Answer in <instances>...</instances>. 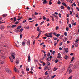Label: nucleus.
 Here are the masks:
<instances>
[{"label": "nucleus", "mask_w": 79, "mask_h": 79, "mask_svg": "<svg viewBox=\"0 0 79 79\" xmlns=\"http://www.w3.org/2000/svg\"><path fill=\"white\" fill-rule=\"evenodd\" d=\"M37 31H40V29H39V27H37Z\"/></svg>", "instance_id": "16"}, {"label": "nucleus", "mask_w": 79, "mask_h": 79, "mask_svg": "<svg viewBox=\"0 0 79 79\" xmlns=\"http://www.w3.org/2000/svg\"><path fill=\"white\" fill-rule=\"evenodd\" d=\"M21 28V26H19L17 28V29H19Z\"/></svg>", "instance_id": "22"}, {"label": "nucleus", "mask_w": 79, "mask_h": 79, "mask_svg": "<svg viewBox=\"0 0 79 79\" xmlns=\"http://www.w3.org/2000/svg\"><path fill=\"white\" fill-rule=\"evenodd\" d=\"M64 58L65 59V60H68V56L65 55L64 57Z\"/></svg>", "instance_id": "15"}, {"label": "nucleus", "mask_w": 79, "mask_h": 79, "mask_svg": "<svg viewBox=\"0 0 79 79\" xmlns=\"http://www.w3.org/2000/svg\"><path fill=\"white\" fill-rule=\"evenodd\" d=\"M53 35H55V36H56V32H54L53 33Z\"/></svg>", "instance_id": "34"}, {"label": "nucleus", "mask_w": 79, "mask_h": 79, "mask_svg": "<svg viewBox=\"0 0 79 79\" xmlns=\"http://www.w3.org/2000/svg\"><path fill=\"white\" fill-rule=\"evenodd\" d=\"M14 70L15 72H17V70L16 69V67L14 69Z\"/></svg>", "instance_id": "29"}, {"label": "nucleus", "mask_w": 79, "mask_h": 79, "mask_svg": "<svg viewBox=\"0 0 79 79\" xmlns=\"http://www.w3.org/2000/svg\"><path fill=\"white\" fill-rule=\"evenodd\" d=\"M16 25H14L12 26L11 27L12 28H13V27H16Z\"/></svg>", "instance_id": "18"}, {"label": "nucleus", "mask_w": 79, "mask_h": 79, "mask_svg": "<svg viewBox=\"0 0 79 79\" xmlns=\"http://www.w3.org/2000/svg\"><path fill=\"white\" fill-rule=\"evenodd\" d=\"M58 55H59V56H61V54H60V53H59L58 54Z\"/></svg>", "instance_id": "58"}, {"label": "nucleus", "mask_w": 79, "mask_h": 79, "mask_svg": "<svg viewBox=\"0 0 79 79\" xmlns=\"http://www.w3.org/2000/svg\"><path fill=\"white\" fill-rule=\"evenodd\" d=\"M77 68H78V65H74V66L73 67V69H77Z\"/></svg>", "instance_id": "5"}, {"label": "nucleus", "mask_w": 79, "mask_h": 79, "mask_svg": "<svg viewBox=\"0 0 79 79\" xmlns=\"http://www.w3.org/2000/svg\"><path fill=\"white\" fill-rule=\"evenodd\" d=\"M65 52L66 53H68V48H67L65 49Z\"/></svg>", "instance_id": "20"}, {"label": "nucleus", "mask_w": 79, "mask_h": 79, "mask_svg": "<svg viewBox=\"0 0 79 79\" xmlns=\"http://www.w3.org/2000/svg\"><path fill=\"white\" fill-rule=\"evenodd\" d=\"M48 73V71H46L45 73V75L46 76H47V75H48V73Z\"/></svg>", "instance_id": "31"}, {"label": "nucleus", "mask_w": 79, "mask_h": 79, "mask_svg": "<svg viewBox=\"0 0 79 79\" xmlns=\"http://www.w3.org/2000/svg\"><path fill=\"white\" fill-rule=\"evenodd\" d=\"M19 59H16L15 61L16 63L17 64H19Z\"/></svg>", "instance_id": "6"}, {"label": "nucleus", "mask_w": 79, "mask_h": 79, "mask_svg": "<svg viewBox=\"0 0 79 79\" xmlns=\"http://www.w3.org/2000/svg\"><path fill=\"white\" fill-rule=\"evenodd\" d=\"M14 22H15V21H16V17H14Z\"/></svg>", "instance_id": "26"}, {"label": "nucleus", "mask_w": 79, "mask_h": 79, "mask_svg": "<svg viewBox=\"0 0 79 79\" xmlns=\"http://www.w3.org/2000/svg\"><path fill=\"white\" fill-rule=\"evenodd\" d=\"M67 20L68 21H69V19L68 18H67Z\"/></svg>", "instance_id": "59"}, {"label": "nucleus", "mask_w": 79, "mask_h": 79, "mask_svg": "<svg viewBox=\"0 0 79 79\" xmlns=\"http://www.w3.org/2000/svg\"><path fill=\"white\" fill-rule=\"evenodd\" d=\"M45 19H46V18H45V16H43V19H44V20H45Z\"/></svg>", "instance_id": "50"}, {"label": "nucleus", "mask_w": 79, "mask_h": 79, "mask_svg": "<svg viewBox=\"0 0 79 79\" xmlns=\"http://www.w3.org/2000/svg\"><path fill=\"white\" fill-rule=\"evenodd\" d=\"M60 8L61 9H64V7L63 6H60Z\"/></svg>", "instance_id": "30"}, {"label": "nucleus", "mask_w": 79, "mask_h": 79, "mask_svg": "<svg viewBox=\"0 0 79 79\" xmlns=\"http://www.w3.org/2000/svg\"><path fill=\"white\" fill-rule=\"evenodd\" d=\"M10 60V61H11V62H12V63H13V58H11Z\"/></svg>", "instance_id": "28"}, {"label": "nucleus", "mask_w": 79, "mask_h": 79, "mask_svg": "<svg viewBox=\"0 0 79 79\" xmlns=\"http://www.w3.org/2000/svg\"><path fill=\"white\" fill-rule=\"evenodd\" d=\"M62 5H64V6H65V7H66L67 6V5H66V4L64 2L62 3Z\"/></svg>", "instance_id": "11"}, {"label": "nucleus", "mask_w": 79, "mask_h": 79, "mask_svg": "<svg viewBox=\"0 0 79 79\" xmlns=\"http://www.w3.org/2000/svg\"><path fill=\"white\" fill-rule=\"evenodd\" d=\"M22 45H23V46H24V45H25V44H26V43L24 42H23L22 43Z\"/></svg>", "instance_id": "21"}, {"label": "nucleus", "mask_w": 79, "mask_h": 79, "mask_svg": "<svg viewBox=\"0 0 79 79\" xmlns=\"http://www.w3.org/2000/svg\"><path fill=\"white\" fill-rule=\"evenodd\" d=\"M23 28H21L20 30V32H22L23 31Z\"/></svg>", "instance_id": "25"}, {"label": "nucleus", "mask_w": 79, "mask_h": 79, "mask_svg": "<svg viewBox=\"0 0 79 79\" xmlns=\"http://www.w3.org/2000/svg\"><path fill=\"white\" fill-rule=\"evenodd\" d=\"M72 78H73V76H71L69 77L68 79H72Z\"/></svg>", "instance_id": "23"}, {"label": "nucleus", "mask_w": 79, "mask_h": 79, "mask_svg": "<svg viewBox=\"0 0 79 79\" xmlns=\"http://www.w3.org/2000/svg\"><path fill=\"white\" fill-rule=\"evenodd\" d=\"M5 26H1V29H3L4 28H5Z\"/></svg>", "instance_id": "12"}, {"label": "nucleus", "mask_w": 79, "mask_h": 79, "mask_svg": "<svg viewBox=\"0 0 79 79\" xmlns=\"http://www.w3.org/2000/svg\"><path fill=\"white\" fill-rule=\"evenodd\" d=\"M56 75H54L53 76H52L51 77V79H53V78H54V77H55V76H56Z\"/></svg>", "instance_id": "24"}, {"label": "nucleus", "mask_w": 79, "mask_h": 79, "mask_svg": "<svg viewBox=\"0 0 79 79\" xmlns=\"http://www.w3.org/2000/svg\"><path fill=\"white\" fill-rule=\"evenodd\" d=\"M18 23H19V22H18V21L16 22H15V24H18Z\"/></svg>", "instance_id": "51"}, {"label": "nucleus", "mask_w": 79, "mask_h": 79, "mask_svg": "<svg viewBox=\"0 0 79 79\" xmlns=\"http://www.w3.org/2000/svg\"><path fill=\"white\" fill-rule=\"evenodd\" d=\"M43 66H45V64L44 63H43Z\"/></svg>", "instance_id": "63"}, {"label": "nucleus", "mask_w": 79, "mask_h": 79, "mask_svg": "<svg viewBox=\"0 0 79 79\" xmlns=\"http://www.w3.org/2000/svg\"><path fill=\"white\" fill-rule=\"evenodd\" d=\"M46 60L48 61H50V60H51V59L49 57H48L46 59Z\"/></svg>", "instance_id": "17"}, {"label": "nucleus", "mask_w": 79, "mask_h": 79, "mask_svg": "<svg viewBox=\"0 0 79 79\" xmlns=\"http://www.w3.org/2000/svg\"><path fill=\"white\" fill-rule=\"evenodd\" d=\"M49 5H52V2H49Z\"/></svg>", "instance_id": "53"}, {"label": "nucleus", "mask_w": 79, "mask_h": 79, "mask_svg": "<svg viewBox=\"0 0 79 79\" xmlns=\"http://www.w3.org/2000/svg\"><path fill=\"white\" fill-rule=\"evenodd\" d=\"M73 66V64H71L69 66V67L67 69V72H68V70H69V69L70 68L72 67V66Z\"/></svg>", "instance_id": "3"}, {"label": "nucleus", "mask_w": 79, "mask_h": 79, "mask_svg": "<svg viewBox=\"0 0 79 79\" xmlns=\"http://www.w3.org/2000/svg\"><path fill=\"white\" fill-rule=\"evenodd\" d=\"M59 16L60 18H61V14H59Z\"/></svg>", "instance_id": "49"}, {"label": "nucleus", "mask_w": 79, "mask_h": 79, "mask_svg": "<svg viewBox=\"0 0 79 79\" xmlns=\"http://www.w3.org/2000/svg\"><path fill=\"white\" fill-rule=\"evenodd\" d=\"M53 39L54 40H57V38L56 37H53Z\"/></svg>", "instance_id": "33"}, {"label": "nucleus", "mask_w": 79, "mask_h": 79, "mask_svg": "<svg viewBox=\"0 0 79 79\" xmlns=\"http://www.w3.org/2000/svg\"><path fill=\"white\" fill-rule=\"evenodd\" d=\"M58 62V60H56L55 61V63H57Z\"/></svg>", "instance_id": "44"}, {"label": "nucleus", "mask_w": 79, "mask_h": 79, "mask_svg": "<svg viewBox=\"0 0 79 79\" xmlns=\"http://www.w3.org/2000/svg\"><path fill=\"white\" fill-rule=\"evenodd\" d=\"M69 74H70L73 71V70L71 69H70L69 70Z\"/></svg>", "instance_id": "7"}, {"label": "nucleus", "mask_w": 79, "mask_h": 79, "mask_svg": "<svg viewBox=\"0 0 79 79\" xmlns=\"http://www.w3.org/2000/svg\"><path fill=\"white\" fill-rule=\"evenodd\" d=\"M64 35L65 36H67V32H65L64 33Z\"/></svg>", "instance_id": "35"}, {"label": "nucleus", "mask_w": 79, "mask_h": 79, "mask_svg": "<svg viewBox=\"0 0 79 79\" xmlns=\"http://www.w3.org/2000/svg\"><path fill=\"white\" fill-rule=\"evenodd\" d=\"M32 19L31 18H29L28 19V20H32Z\"/></svg>", "instance_id": "56"}, {"label": "nucleus", "mask_w": 79, "mask_h": 79, "mask_svg": "<svg viewBox=\"0 0 79 79\" xmlns=\"http://www.w3.org/2000/svg\"><path fill=\"white\" fill-rule=\"evenodd\" d=\"M66 31H69V28H68V27H67L66 28Z\"/></svg>", "instance_id": "41"}, {"label": "nucleus", "mask_w": 79, "mask_h": 79, "mask_svg": "<svg viewBox=\"0 0 79 79\" xmlns=\"http://www.w3.org/2000/svg\"><path fill=\"white\" fill-rule=\"evenodd\" d=\"M44 23V21H43L42 22H41V23H40V24L41 25V24H43V23Z\"/></svg>", "instance_id": "62"}, {"label": "nucleus", "mask_w": 79, "mask_h": 79, "mask_svg": "<svg viewBox=\"0 0 79 79\" xmlns=\"http://www.w3.org/2000/svg\"><path fill=\"white\" fill-rule=\"evenodd\" d=\"M54 44L55 46H56V44H57V43H56H56H54Z\"/></svg>", "instance_id": "48"}, {"label": "nucleus", "mask_w": 79, "mask_h": 79, "mask_svg": "<svg viewBox=\"0 0 79 79\" xmlns=\"http://www.w3.org/2000/svg\"><path fill=\"white\" fill-rule=\"evenodd\" d=\"M57 69H58V68H56V67H54V68L53 71H56V70H57Z\"/></svg>", "instance_id": "13"}, {"label": "nucleus", "mask_w": 79, "mask_h": 79, "mask_svg": "<svg viewBox=\"0 0 79 79\" xmlns=\"http://www.w3.org/2000/svg\"><path fill=\"white\" fill-rule=\"evenodd\" d=\"M42 1H44L43 2V3L44 4L47 3V1H46V0H42Z\"/></svg>", "instance_id": "10"}, {"label": "nucleus", "mask_w": 79, "mask_h": 79, "mask_svg": "<svg viewBox=\"0 0 79 79\" xmlns=\"http://www.w3.org/2000/svg\"><path fill=\"white\" fill-rule=\"evenodd\" d=\"M59 49L60 50H62V49H63L61 48H59Z\"/></svg>", "instance_id": "64"}, {"label": "nucleus", "mask_w": 79, "mask_h": 79, "mask_svg": "<svg viewBox=\"0 0 79 79\" xmlns=\"http://www.w3.org/2000/svg\"><path fill=\"white\" fill-rule=\"evenodd\" d=\"M76 23L75 22V23H73V25H74V26H76Z\"/></svg>", "instance_id": "61"}, {"label": "nucleus", "mask_w": 79, "mask_h": 79, "mask_svg": "<svg viewBox=\"0 0 79 79\" xmlns=\"http://www.w3.org/2000/svg\"><path fill=\"white\" fill-rule=\"evenodd\" d=\"M78 41H79V39H77L76 40V41H75V42H78Z\"/></svg>", "instance_id": "54"}, {"label": "nucleus", "mask_w": 79, "mask_h": 79, "mask_svg": "<svg viewBox=\"0 0 79 79\" xmlns=\"http://www.w3.org/2000/svg\"><path fill=\"white\" fill-rule=\"evenodd\" d=\"M31 61V56L28 55V62H30Z\"/></svg>", "instance_id": "4"}, {"label": "nucleus", "mask_w": 79, "mask_h": 79, "mask_svg": "<svg viewBox=\"0 0 79 79\" xmlns=\"http://www.w3.org/2000/svg\"><path fill=\"white\" fill-rule=\"evenodd\" d=\"M52 21H54V18L53 17L52 18Z\"/></svg>", "instance_id": "60"}, {"label": "nucleus", "mask_w": 79, "mask_h": 79, "mask_svg": "<svg viewBox=\"0 0 79 79\" xmlns=\"http://www.w3.org/2000/svg\"><path fill=\"white\" fill-rule=\"evenodd\" d=\"M15 31V32H19V30L16 29Z\"/></svg>", "instance_id": "19"}, {"label": "nucleus", "mask_w": 79, "mask_h": 79, "mask_svg": "<svg viewBox=\"0 0 79 79\" xmlns=\"http://www.w3.org/2000/svg\"><path fill=\"white\" fill-rule=\"evenodd\" d=\"M26 20H24V21H23L22 23H26Z\"/></svg>", "instance_id": "47"}, {"label": "nucleus", "mask_w": 79, "mask_h": 79, "mask_svg": "<svg viewBox=\"0 0 79 79\" xmlns=\"http://www.w3.org/2000/svg\"><path fill=\"white\" fill-rule=\"evenodd\" d=\"M43 38L44 39H47V37L46 36L43 37Z\"/></svg>", "instance_id": "52"}, {"label": "nucleus", "mask_w": 79, "mask_h": 79, "mask_svg": "<svg viewBox=\"0 0 79 79\" xmlns=\"http://www.w3.org/2000/svg\"><path fill=\"white\" fill-rule=\"evenodd\" d=\"M47 65L48 66H48H50V62H48L47 64Z\"/></svg>", "instance_id": "39"}, {"label": "nucleus", "mask_w": 79, "mask_h": 79, "mask_svg": "<svg viewBox=\"0 0 79 79\" xmlns=\"http://www.w3.org/2000/svg\"><path fill=\"white\" fill-rule=\"evenodd\" d=\"M59 29V27H56V30H58Z\"/></svg>", "instance_id": "42"}, {"label": "nucleus", "mask_w": 79, "mask_h": 79, "mask_svg": "<svg viewBox=\"0 0 79 79\" xmlns=\"http://www.w3.org/2000/svg\"><path fill=\"white\" fill-rule=\"evenodd\" d=\"M27 71H29V68H26Z\"/></svg>", "instance_id": "46"}, {"label": "nucleus", "mask_w": 79, "mask_h": 79, "mask_svg": "<svg viewBox=\"0 0 79 79\" xmlns=\"http://www.w3.org/2000/svg\"><path fill=\"white\" fill-rule=\"evenodd\" d=\"M53 34V32H51L50 33H48V35H52Z\"/></svg>", "instance_id": "27"}, {"label": "nucleus", "mask_w": 79, "mask_h": 79, "mask_svg": "<svg viewBox=\"0 0 79 79\" xmlns=\"http://www.w3.org/2000/svg\"><path fill=\"white\" fill-rule=\"evenodd\" d=\"M61 2H60V1L58 0V2H57L58 4H60Z\"/></svg>", "instance_id": "38"}, {"label": "nucleus", "mask_w": 79, "mask_h": 79, "mask_svg": "<svg viewBox=\"0 0 79 79\" xmlns=\"http://www.w3.org/2000/svg\"><path fill=\"white\" fill-rule=\"evenodd\" d=\"M27 45H28V46H29L30 45V41L29 40H28L27 43Z\"/></svg>", "instance_id": "9"}, {"label": "nucleus", "mask_w": 79, "mask_h": 79, "mask_svg": "<svg viewBox=\"0 0 79 79\" xmlns=\"http://www.w3.org/2000/svg\"><path fill=\"white\" fill-rule=\"evenodd\" d=\"M55 51H53L52 52V54L53 55H54V54H55Z\"/></svg>", "instance_id": "55"}, {"label": "nucleus", "mask_w": 79, "mask_h": 79, "mask_svg": "<svg viewBox=\"0 0 79 79\" xmlns=\"http://www.w3.org/2000/svg\"><path fill=\"white\" fill-rule=\"evenodd\" d=\"M48 65H46L45 66V67L44 69V70H45V69H48Z\"/></svg>", "instance_id": "8"}, {"label": "nucleus", "mask_w": 79, "mask_h": 79, "mask_svg": "<svg viewBox=\"0 0 79 79\" xmlns=\"http://www.w3.org/2000/svg\"><path fill=\"white\" fill-rule=\"evenodd\" d=\"M67 9H68V10H71V8L69 7V6L67 7Z\"/></svg>", "instance_id": "40"}, {"label": "nucleus", "mask_w": 79, "mask_h": 79, "mask_svg": "<svg viewBox=\"0 0 79 79\" xmlns=\"http://www.w3.org/2000/svg\"><path fill=\"white\" fill-rule=\"evenodd\" d=\"M2 16H3V17H6V16H7V14H4L3 15H2Z\"/></svg>", "instance_id": "14"}, {"label": "nucleus", "mask_w": 79, "mask_h": 79, "mask_svg": "<svg viewBox=\"0 0 79 79\" xmlns=\"http://www.w3.org/2000/svg\"><path fill=\"white\" fill-rule=\"evenodd\" d=\"M74 57H73L72 58L71 61H73V60H74Z\"/></svg>", "instance_id": "43"}, {"label": "nucleus", "mask_w": 79, "mask_h": 79, "mask_svg": "<svg viewBox=\"0 0 79 79\" xmlns=\"http://www.w3.org/2000/svg\"><path fill=\"white\" fill-rule=\"evenodd\" d=\"M48 37H51L52 38V35H48V36H47Z\"/></svg>", "instance_id": "32"}, {"label": "nucleus", "mask_w": 79, "mask_h": 79, "mask_svg": "<svg viewBox=\"0 0 79 79\" xmlns=\"http://www.w3.org/2000/svg\"><path fill=\"white\" fill-rule=\"evenodd\" d=\"M50 53L48 52V53L47 56H50Z\"/></svg>", "instance_id": "37"}, {"label": "nucleus", "mask_w": 79, "mask_h": 79, "mask_svg": "<svg viewBox=\"0 0 79 79\" xmlns=\"http://www.w3.org/2000/svg\"><path fill=\"white\" fill-rule=\"evenodd\" d=\"M6 71L7 72V73H8L9 74H10V73H11V71L10 70V69L8 68L6 69Z\"/></svg>", "instance_id": "2"}, {"label": "nucleus", "mask_w": 79, "mask_h": 79, "mask_svg": "<svg viewBox=\"0 0 79 79\" xmlns=\"http://www.w3.org/2000/svg\"><path fill=\"white\" fill-rule=\"evenodd\" d=\"M69 27L70 28H71V27L72 26H71V24H69Z\"/></svg>", "instance_id": "36"}, {"label": "nucleus", "mask_w": 79, "mask_h": 79, "mask_svg": "<svg viewBox=\"0 0 79 79\" xmlns=\"http://www.w3.org/2000/svg\"><path fill=\"white\" fill-rule=\"evenodd\" d=\"M35 15H39V13H38L37 12H35Z\"/></svg>", "instance_id": "45"}, {"label": "nucleus", "mask_w": 79, "mask_h": 79, "mask_svg": "<svg viewBox=\"0 0 79 79\" xmlns=\"http://www.w3.org/2000/svg\"><path fill=\"white\" fill-rule=\"evenodd\" d=\"M10 54L11 55V56H12V58H13L14 60H15V56L16 55V54L15 53H11V52Z\"/></svg>", "instance_id": "1"}, {"label": "nucleus", "mask_w": 79, "mask_h": 79, "mask_svg": "<svg viewBox=\"0 0 79 79\" xmlns=\"http://www.w3.org/2000/svg\"><path fill=\"white\" fill-rule=\"evenodd\" d=\"M78 16H79V14H78L76 15V17H78Z\"/></svg>", "instance_id": "57"}]
</instances>
